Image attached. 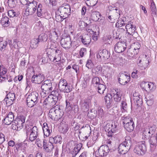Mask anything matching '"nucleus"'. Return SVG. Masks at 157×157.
Instances as JSON below:
<instances>
[{
    "label": "nucleus",
    "mask_w": 157,
    "mask_h": 157,
    "mask_svg": "<svg viewBox=\"0 0 157 157\" xmlns=\"http://www.w3.org/2000/svg\"><path fill=\"white\" fill-rule=\"evenodd\" d=\"M13 101L6 97L4 99V102H5L6 105L7 106H9L13 104Z\"/></svg>",
    "instance_id": "4d7b16f0"
},
{
    "label": "nucleus",
    "mask_w": 157,
    "mask_h": 157,
    "mask_svg": "<svg viewBox=\"0 0 157 157\" xmlns=\"http://www.w3.org/2000/svg\"><path fill=\"white\" fill-rule=\"evenodd\" d=\"M146 149L145 141L142 140L138 143L134 149V151L139 155H142L145 153Z\"/></svg>",
    "instance_id": "0eeeda50"
},
{
    "label": "nucleus",
    "mask_w": 157,
    "mask_h": 157,
    "mask_svg": "<svg viewBox=\"0 0 157 157\" xmlns=\"http://www.w3.org/2000/svg\"><path fill=\"white\" fill-rule=\"evenodd\" d=\"M6 97L14 101L15 99V95L14 93H9L7 94Z\"/></svg>",
    "instance_id": "680f3d73"
},
{
    "label": "nucleus",
    "mask_w": 157,
    "mask_h": 157,
    "mask_svg": "<svg viewBox=\"0 0 157 157\" xmlns=\"http://www.w3.org/2000/svg\"><path fill=\"white\" fill-rule=\"evenodd\" d=\"M109 152V148L107 145H103L101 146L97 151L98 156L101 157L106 155Z\"/></svg>",
    "instance_id": "dca6fc26"
},
{
    "label": "nucleus",
    "mask_w": 157,
    "mask_h": 157,
    "mask_svg": "<svg viewBox=\"0 0 157 157\" xmlns=\"http://www.w3.org/2000/svg\"><path fill=\"white\" fill-rule=\"evenodd\" d=\"M149 142L150 144L151 147H156L157 144V140L154 136H152L149 140Z\"/></svg>",
    "instance_id": "72a5a7b5"
},
{
    "label": "nucleus",
    "mask_w": 157,
    "mask_h": 157,
    "mask_svg": "<svg viewBox=\"0 0 157 157\" xmlns=\"http://www.w3.org/2000/svg\"><path fill=\"white\" fill-rule=\"evenodd\" d=\"M59 31L57 30L54 29L51 33V37L50 38L51 41H56L58 36Z\"/></svg>",
    "instance_id": "c85d7f7f"
},
{
    "label": "nucleus",
    "mask_w": 157,
    "mask_h": 157,
    "mask_svg": "<svg viewBox=\"0 0 157 157\" xmlns=\"http://www.w3.org/2000/svg\"><path fill=\"white\" fill-rule=\"evenodd\" d=\"M7 44V42L6 41L0 42V50L2 51L6 50Z\"/></svg>",
    "instance_id": "37998d69"
},
{
    "label": "nucleus",
    "mask_w": 157,
    "mask_h": 157,
    "mask_svg": "<svg viewBox=\"0 0 157 157\" xmlns=\"http://www.w3.org/2000/svg\"><path fill=\"white\" fill-rule=\"evenodd\" d=\"M124 128L128 132H132L135 128V124L133 121L124 125Z\"/></svg>",
    "instance_id": "5701e85b"
},
{
    "label": "nucleus",
    "mask_w": 157,
    "mask_h": 157,
    "mask_svg": "<svg viewBox=\"0 0 157 157\" xmlns=\"http://www.w3.org/2000/svg\"><path fill=\"white\" fill-rule=\"evenodd\" d=\"M125 28L128 34L129 42L133 38V35L135 32V26L133 25L132 22H129L125 26Z\"/></svg>",
    "instance_id": "9d476101"
},
{
    "label": "nucleus",
    "mask_w": 157,
    "mask_h": 157,
    "mask_svg": "<svg viewBox=\"0 0 157 157\" xmlns=\"http://www.w3.org/2000/svg\"><path fill=\"white\" fill-rule=\"evenodd\" d=\"M48 56L50 61L55 62L54 52L48 54Z\"/></svg>",
    "instance_id": "0e129e2a"
},
{
    "label": "nucleus",
    "mask_w": 157,
    "mask_h": 157,
    "mask_svg": "<svg viewBox=\"0 0 157 157\" xmlns=\"http://www.w3.org/2000/svg\"><path fill=\"white\" fill-rule=\"evenodd\" d=\"M63 115V112L58 105L51 109L48 113L49 117L54 121L59 120Z\"/></svg>",
    "instance_id": "7ed1b4c3"
},
{
    "label": "nucleus",
    "mask_w": 157,
    "mask_h": 157,
    "mask_svg": "<svg viewBox=\"0 0 157 157\" xmlns=\"http://www.w3.org/2000/svg\"><path fill=\"white\" fill-rule=\"evenodd\" d=\"M15 123L17 125V127H19V129H21L23 126L24 123L21 121H20L17 119V120L15 121Z\"/></svg>",
    "instance_id": "bf43d9fd"
},
{
    "label": "nucleus",
    "mask_w": 157,
    "mask_h": 157,
    "mask_svg": "<svg viewBox=\"0 0 157 157\" xmlns=\"http://www.w3.org/2000/svg\"><path fill=\"white\" fill-rule=\"evenodd\" d=\"M54 147L52 143L50 142L48 144L47 147H46L45 150L47 152L52 151L54 148Z\"/></svg>",
    "instance_id": "5fc2aeb1"
},
{
    "label": "nucleus",
    "mask_w": 157,
    "mask_h": 157,
    "mask_svg": "<svg viewBox=\"0 0 157 157\" xmlns=\"http://www.w3.org/2000/svg\"><path fill=\"white\" fill-rule=\"evenodd\" d=\"M149 82H142L141 84V86L144 90L146 91H148Z\"/></svg>",
    "instance_id": "864d4df0"
},
{
    "label": "nucleus",
    "mask_w": 157,
    "mask_h": 157,
    "mask_svg": "<svg viewBox=\"0 0 157 157\" xmlns=\"http://www.w3.org/2000/svg\"><path fill=\"white\" fill-rule=\"evenodd\" d=\"M97 87L98 92L100 94H103L106 89V86L102 84L99 85Z\"/></svg>",
    "instance_id": "ea45409f"
},
{
    "label": "nucleus",
    "mask_w": 157,
    "mask_h": 157,
    "mask_svg": "<svg viewBox=\"0 0 157 157\" xmlns=\"http://www.w3.org/2000/svg\"><path fill=\"white\" fill-rule=\"evenodd\" d=\"M92 84L93 86L96 87L101 84L99 78L96 77H94L92 79Z\"/></svg>",
    "instance_id": "4c0bfd02"
},
{
    "label": "nucleus",
    "mask_w": 157,
    "mask_h": 157,
    "mask_svg": "<svg viewBox=\"0 0 157 157\" xmlns=\"http://www.w3.org/2000/svg\"><path fill=\"white\" fill-rule=\"evenodd\" d=\"M137 54H136V51L133 48H131L128 49L127 51V55L129 56L135 58Z\"/></svg>",
    "instance_id": "e433bc0d"
},
{
    "label": "nucleus",
    "mask_w": 157,
    "mask_h": 157,
    "mask_svg": "<svg viewBox=\"0 0 157 157\" xmlns=\"http://www.w3.org/2000/svg\"><path fill=\"white\" fill-rule=\"evenodd\" d=\"M118 124L117 122L114 121L111 124H107L106 125V128H108L110 131L115 132L117 130V126Z\"/></svg>",
    "instance_id": "cd10ccee"
},
{
    "label": "nucleus",
    "mask_w": 157,
    "mask_h": 157,
    "mask_svg": "<svg viewBox=\"0 0 157 157\" xmlns=\"http://www.w3.org/2000/svg\"><path fill=\"white\" fill-rule=\"evenodd\" d=\"M82 130L85 135L87 134H91V128L88 124L86 125L85 126H82L80 128L79 130Z\"/></svg>",
    "instance_id": "c756f323"
},
{
    "label": "nucleus",
    "mask_w": 157,
    "mask_h": 157,
    "mask_svg": "<svg viewBox=\"0 0 157 157\" xmlns=\"http://www.w3.org/2000/svg\"><path fill=\"white\" fill-rule=\"evenodd\" d=\"M156 127L155 126H153L150 127L149 128V129H148V133L149 134V136H152L155 133L156 131Z\"/></svg>",
    "instance_id": "09e8293b"
},
{
    "label": "nucleus",
    "mask_w": 157,
    "mask_h": 157,
    "mask_svg": "<svg viewBox=\"0 0 157 157\" xmlns=\"http://www.w3.org/2000/svg\"><path fill=\"white\" fill-rule=\"evenodd\" d=\"M126 45L124 42H119L115 46L114 50L118 53H120L124 52L126 48Z\"/></svg>",
    "instance_id": "2eb2a0df"
},
{
    "label": "nucleus",
    "mask_w": 157,
    "mask_h": 157,
    "mask_svg": "<svg viewBox=\"0 0 157 157\" xmlns=\"http://www.w3.org/2000/svg\"><path fill=\"white\" fill-rule=\"evenodd\" d=\"M56 41H50L48 42L47 47L48 49H53L56 48Z\"/></svg>",
    "instance_id": "58836bf2"
},
{
    "label": "nucleus",
    "mask_w": 157,
    "mask_h": 157,
    "mask_svg": "<svg viewBox=\"0 0 157 157\" xmlns=\"http://www.w3.org/2000/svg\"><path fill=\"white\" fill-rule=\"evenodd\" d=\"M105 71L106 72V76L108 77H110L113 73V69L108 67L106 68Z\"/></svg>",
    "instance_id": "8fccbe9b"
},
{
    "label": "nucleus",
    "mask_w": 157,
    "mask_h": 157,
    "mask_svg": "<svg viewBox=\"0 0 157 157\" xmlns=\"http://www.w3.org/2000/svg\"><path fill=\"white\" fill-rule=\"evenodd\" d=\"M9 44L11 49H12L13 48H16V47L18 46V44H19L20 42L18 41L17 39H14L13 40V43H12V40H9Z\"/></svg>",
    "instance_id": "473e14b6"
},
{
    "label": "nucleus",
    "mask_w": 157,
    "mask_h": 157,
    "mask_svg": "<svg viewBox=\"0 0 157 157\" xmlns=\"http://www.w3.org/2000/svg\"><path fill=\"white\" fill-rule=\"evenodd\" d=\"M133 47H131L133 48L136 54H138L139 52V50L140 47V44L138 42L134 43L132 45Z\"/></svg>",
    "instance_id": "49530a36"
},
{
    "label": "nucleus",
    "mask_w": 157,
    "mask_h": 157,
    "mask_svg": "<svg viewBox=\"0 0 157 157\" xmlns=\"http://www.w3.org/2000/svg\"><path fill=\"white\" fill-rule=\"evenodd\" d=\"M71 8L68 5L59 7L58 9V11L61 15L66 18L71 13Z\"/></svg>",
    "instance_id": "f8f14e48"
},
{
    "label": "nucleus",
    "mask_w": 157,
    "mask_h": 157,
    "mask_svg": "<svg viewBox=\"0 0 157 157\" xmlns=\"http://www.w3.org/2000/svg\"><path fill=\"white\" fill-rule=\"evenodd\" d=\"M42 8V5L41 4H38L36 2L33 1L32 2H30L28 4L26 11L29 14H32L37 10V15L38 17H40L42 15L43 13Z\"/></svg>",
    "instance_id": "f03ea898"
},
{
    "label": "nucleus",
    "mask_w": 157,
    "mask_h": 157,
    "mask_svg": "<svg viewBox=\"0 0 157 157\" xmlns=\"http://www.w3.org/2000/svg\"><path fill=\"white\" fill-rule=\"evenodd\" d=\"M82 146V145L81 144H79L75 146L71 153L72 155V157L75 156L80 150Z\"/></svg>",
    "instance_id": "7c9ffc66"
},
{
    "label": "nucleus",
    "mask_w": 157,
    "mask_h": 157,
    "mask_svg": "<svg viewBox=\"0 0 157 157\" xmlns=\"http://www.w3.org/2000/svg\"><path fill=\"white\" fill-rule=\"evenodd\" d=\"M60 44L61 46L65 49L70 48L72 45L70 37L63 36L61 40Z\"/></svg>",
    "instance_id": "9b49d317"
},
{
    "label": "nucleus",
    "mask_w": 157,
    "mask_h": 157,
    "mask_svg": "<svg viewBox=\"0 0 157 157\" xmlns=\"http://www.w3.org/2000/svg\"><path fill=\"white\" fill-rule=\"evenodd\" d=\"M38 39L40 42L45 41L48 39L47 35L44 33H42L39 36Z\"/></svg>",
    "instance_id": "a18cd8bd"
},
{
    "label": "nucleus",
    "mask_w": 157,
    "mask_h": 157,
    "mask_svg": "<svg viewBox=\"0 0 157 157\" xmlns=\"http://www.w3.org/2000/svg\"><path fill=\"white\" fill-rule=\"evenodd\" d=\"M14 120V116L12 112H10L3 120V123L5 124L10 125Z\"/></svg>",
    "instance_id": "a211bd4d"
},
{
    "label": "nucleus",
    "mask_w": 157,
    "mask_h": 157,
    "mask_svg": "<svg viewBox=\"0 0 157 157\" xmlns=\"http://www.w3.org/2000/svg\"><path fill=\"white\" fill-rule=\"evenodd\" d=\"M127 109V104L126 102L124 101H122L121 103V110L122 113L125 112Z\"/></svg>",
    "instance_id": "3c124183"
},
{
    "label": "nucleus",
    "mask_w": 157,
    "mask_h": 157,
    "mask_svg": "<svg viewBox=\"0 0 157 157\" xmlns=\"http://www.w3.org/2000/svg\"><path fill=\"white\" fill-rule=\"evenodd\" d=\"M68 130V125L67 124H64L59 126V130L63 133H66Z\"/></svg>",
    "instance_id": "a19ab883"
},
{
    "label": "nucleus",
    "mask_w": 157,
    "mask_h": 157,
    "mask_svg": "<svg viewBox=\"0 0 157 157\" xmlns=\"http://www.w3.org/2000/svg\"><path fill=\"white\" fill-rule=\"evenodd\" d=\"M62 138L59 136H55L54 138H51L50 140L55 144L59 143L61 140Z\"/></svg>",
    "instance_id": "c03bdc74"
},
{
    "label": "nucleus",
    "mask_w": 157,
    "mask_h": 157,
    "mask_svg": "<svg viewBox=\"0 0 157 157\" xmlns=\"http://www.w3.org/2000/svg\"><path fill=\"white\" fill-rule=\"evenodd\" d=\"M104 100L105 101V103L107 107L108 108L110 107V99L109 97H108L107 95L105 96L104 97Z\"/></svg>",
    "instance_id": "052dcab7"
},
{
    "label": "nucleus",
    "mask_w": 157,
    "mask_h": 157,
    "mask_svg": "<svg viewBox=\"0 0 157 157\" xmlns=\"http://www.w3.org/2000/svg\"><path fill=\"white\" fill-rule=\"evenodd\" d=\"M110 53L108 50L104 49L99 51L97 55V57L100 61H104L108 59L110 57Z\"/></svg>",
    "instance_id": "ddd939ff"
},
{
    "label": "nucleus",
    "mask_w": 157,
    "mask_h": 157,
    "mask_svg": "<svg viewBox=\"0 0 157 157\" xmlns=\"http://www.w3.org/2000/svg\"><path fill=\"white\" fill-rule=\"evenodd\" d=\"M2 17L1 19V24L4 27H8L10 24V22L9 21V18L7 17L4 16L2 14Z\"/></svg>",
    "instance_id": "b1692460"
},
{
    "label": "nucleus",
    "mask_w": 157,
    "mask_h": 157,
    "mask_svg": "<svg viewBox=\"0 0 157 157\" xmlns=\"http://www.w3.org/2000/svg\"><path fill=\"white\" fill-rule=\"evenodd\" d=\"M7 70L4 66L2 65H0V76L4 80L7 79V75L6 73L7 72Z\"/></svg>",
    "instance_id": "412c9836"
},
{
    "label": "nucleus",
    "mask_w": 157,
    "mask_h": 157,
    "mask_svg": "<svg viewBox=\"0 0 157 157\" xmlns=\"http://www.w3.org/2000/svg\"><path fill=\"white\" fill-rule=\"evenodd\" d=\"M149 61L146 55H141L137 60V63L141 69H145L149 65Z\"/></svg>",
    "instance_id": "6e6552de"
},
{
    "label": "nucleus",
    "mask_w": 157,
    "mask_h": 157,
    "mask_svg": "<svg viewBox=\"0 0 157 157\" xmlns=\"http://www.w3.org/2000/svg\"><path fill=\"white\" fill-rule=\"evenodd\" d=\"M148 91H153L155 89L156 86L153 82H149Z\"/></svg>",
    "instance_id": "6e6d98bb"
},
{
    "label": "nucleus",
    "mask_w": 157,
    "mask_h": 157,
    "mask_svg": "<svg viewBox=\"0 0 157 157\" xmlns=\"http://www.w3.org/2000/svg\"><path fill=\"white\" fill-rule=\"evenodd\" d=\"M132 145V141L129 136H126L125 140L119 146L118 151L121 154H124L129 150Z\"/></svg>",
    "instance_id": "20e7f679"
},
{
    "label": "nucleus",
    "mask_w": 157,
    "mask_h": 157,
    "mask_svg": "<svg viewBox=\"0 0 157 157\" xmlns=\"http://www.w3.org/2000/svg\"><path fill=\"white\" fill-rule=\"evenodd\" d=\"M79 39L84 45H88L91 41L90 36L88 34H85L79 37Z\"/></svg>",
    "instance_id": "6ab92c4d"
},
{
    "label": "nucleus",
    "mask_w": 157,
    "mask_h": 157,
    "mask_svg": "<svg viewBox=\"0 0 157 157\" xmlns=\"http://www.w3.org/2000/svg\"><path fill=\"white\" fill-rule=\"evenodd\" d=\"M42 129L44 135L46 137L48 136L52 132V130L49 128L46 123H44Z\"/></svg>",
    "instance_id": "bb28decb"
},
{
    "label": "nucleus",
    "mask_w": 157,
    "mask_h": 157,
    "mask_svg": "<svg viewBox=\"0 0 157 157\" xmlns=\"http://www.w3.org/2000/svg\"><path fill=\"white\" fill-rule=\"evenodd\" d=\"M64 17L62 15L60 14H56V17H55V20L56 21L61 22H62L64 19H65Z\"/></svg>",
    "instance_id": "603ef678"
},
{
    "label": "nucleus",
    "mask_w": 157,
    "mask_h": 157,
    "mask_svg": "<svg viewBox=\"0 0 157 157\" xmlns=\"http://www.w3.org/2000/svg\"><path fill=\"white\" fill-rule=\"evenodd\" d=\"M121 94L120 92L115 90V92L113 93V97L115 101L117 102L119 101L121 99Z\"/></svg>",
    "instance_id": "c9c22d12"
},
{
    "label": "nucleus",
    "mask_w": 157,
    "mask_h": 157,
    "mask_svg": "<svg viewBox=\"0 0 157 157\" xmlns=\"http://www.w3.org/2000/svg\"><path fill=\"white\" fill-rule=\"evenodd\" d=\"M44 76L43 74H38L36 75H34L31 78V81L33 83L40 84L44 80Z\"/></svg>",
    "instance_id": "4468645a"
},
{
    "label": "nucleus",
    "mask_w": 157,
    "mask_h": 157,
    "mask_svg": "<svg viewBox=\"0 0 157 157\" xmlns=\"http://www.w3.org/2000/svg\"><path fill=\"white\" fill-rule=\"evenodd\" d=\"M8 15L10 17H14L17 16V13L13 10H9L8 12Z\"/></svg>",
    "instance_id": "13d9d810"
},
{
    "label": "nucleus",
    "mask_w": 157,
    "mask_h": 157,
    "mask_svg": "<svg viewBox=\"0 0 157 157\" xmlns=\"http://www.w3.org/2000/svg\"><path fill=\"white\" fill-rule=\"evenodd\" d=\"M92 98V96H90L83 101L82 104V106L86 109V110H87L89 109V105L91 104V101Z\"/></svg>",
    "instance_id": "aec40b11"
},
{
    "label": "nucleus",
    "mask_w": 157,
    "mask_h": 157,
    "mask_svg": "<svg viewBox=\"0 0 157 157\" xmlns=\"http://www.w3.org/2000/svg\"><path fill=\"white\" fill-rule=\"evenodd\" d=\"M86 53V48H81L79 54L81 57H83L84 55Z\"/></svg>",
    "instance_id": "774afa93"
},
{
    "label": "nucleus",
    "mask_w": 157,
    "mask_h": 157,
    "mask_svg": "<svg viewBox=\"0 0 157 157\" xmlns=\"http://www.w3.org/2000/svg\"><path fill=\"white\" fill-rule=\"evenodd\" d=\"M55 63L57 62V64L61 63V51L59 50H56L54 52Z\"/></svg>",
    "instance_id": "4be33fe9"
},
{
    "label": "nucleus",
    "mask_w": 157,
    "mask_h": 157,
    "mask_svg": "<svg viewBox=\"0 0 157 157\" xmlns=\"http://www.w3.org/2000/svg\"><path fill=\"white\" fill-rule=\"evenodd\" d=\"M121 121L123 125H124L133 121L132 119L128 114H125L121 117Z\"/></svg>",
    "instance_id": "393cba45"
},
{
    "label": "nucleus",
    "mask_w": 157,
    "mask_h": 157,
    "mask_svg": "<svg viewBox=\"0 0 157 157\" xmlns=\"http://www.w3.org/2000/svg\"><path fill=\"white\" fill-rule=\"evenodd\" d=\"M25 131L27 136L29 137V139L31 141H33L38 136V129L36 126L32 128L31 126H26Z\"/></svg>",
    "instance_id": "39448f33"
},
{
    "label": "nucleus",
    "mask_w": 157,
    "mask_h": 157,
    "mask_svg": "<svg viewBox=\"0 0 157 157\" xmlns=\"http://www.w3.org/2000/svg\"><path fill=\"white\" fill-rule=\"evenodd\" d=\"M80 24H86V30L87 32L88 33H89L90 34H92L93 33H94V31L92 30V29L90 28L91 27H90V26L91 25H89L88 24H87V23H84V22H80Z\"/></svg>",
    "instance_id": "de8ad7c7"
},
{
    "label": "nucleus",
    "mask_w": 157,
    "mask_h": 157,
    "mask_svg": "<svg viewBox=\"0 0 157 157\" xmlns=\"http://www.w3.org/2000/svg\"><path fill=\"white\" fill-rule=\"evenodd\" d=\"M41 89L45 92L48 93L51 92L52 97H48L44 101V105H48L50 106H53L55 105L58 101L61 99V95L56 91H52L53 87L52 84L50 80L45 81L42 85Z\"/></svg>",
    "instance_id": "f257e3e1"
},
{
    "label": "nucleus",
    "mask_w": 157,
    "mask_h": 157,
    "mask_svg": "<svg viewBox=\"0 0 157 157\" xmlns=\"http://www.w3.org/2000/svg\"><path fill=\"white\" fill-rule=\"evenodd\" d=\"M113 37V36L111 35H107L102 37V41L104 44H106L112 40Z\"/></svg>",
    "instance_id": "2f4dec72"
},
{
    "label": "nucleus",
    "mask_w": 157,
    "mask_h": 157,
    "mask_svg": "<svg viewBox=\"0 0 157 157\" xmlns=\"http://www.w3.org/2000/svg\"><path fill=\"white\" fill-rule=\"evenodd\" d=\"M39 40L38 38H34L32 39L30 43V46L32 48H35L38 46Z\"/></svg>",
    "instance_id": "f704fd0d"
},
{
    "label": "nucleus",
    "mask_w": 157,
    "mask_h": 157,
    "mask_svg": "<svg viewBox=\"0 0 157 157\" xmlns=\"http://www.w3.org/2000/svg\"><path fill=\"white\" fill-rule=\"evenodd\" d=\"M125 25L124 21L119 20L116 24V26L117 27H121Z\"/></svg>",
    "instance_id": "e2e57ef3"
},
{
    "label": "nucleus",
    "mask_w": 157,
    "mask_h": 157,
    "mask_svg": "<svg viewBox=\"0 0 157 157\" xmlns=\"http://www.w3.org/2000/svg\"><path fill=\"white\" fill-rule=\"evenodd\" d=\"M140 96L138 98H133V100L135 104L138 106H140L143 103L142 99Z\"/></svg>",
    "instance_id": "79ce46f5"
},
{
    "label": "nucleus",
    "mask_w": 157,
    "mask_h": 157,
    "mask_svg": "<svg viewBox=\"0 0 157 157\" xmlns=\"http://www.w3.org/2000/svg\"><path fill=\"white\" fill-rule=\"evenodd\" d=\"M101 15L99 12L95 11H91V17L93 20L97 21L101 18Z\"/></svg>",
    "instance_id": "a878e982"
},
{
    "label": "nucleus",
    "mask_w": 157,
    "mask_h": 157,
    "mask_svg": "<svg viewBox=\"0 0 157 157\" xmlns=\"http://www.w3.org/2000/svg\"><path fill=\"white\" fill-rule=\"evenodd\" d=\"M118 81L120 84L122 85H124L129 81L130 77L127 75L123 73L119 74Z\"/></svg>",
    "instance_id": "f3484780"
},
{
    "label": "nucleus",
    "mask_w": 157,
    "mask_h": 157,
    "mask_svg": "<svg viewBox=\"0 0 157 157\" xmlns=\"http://www.w3.org/2000/svg\"><path fill=\"white\" fill-rule=\"evenodd\" d=\"M86 66L88 68H90L93 67V63H92V61L91 60H88L87 61Z\"/></svg>",
    "instance_id": "69168bd1"
},
{
    "label": "nucleus",
    "mask_w": 157,
    "mask_h": 157,
    "mask_svg": "<svg viewBox=\"0 0 157 157\" xmlns=\"http://www.w3.org/2000/svg\"><path fill=\"white\" fill-rule=\"evenodd\" d=\"M98 115L99 117H101L103 116L104 112L103 109L99 107L98 109Z\"/></svg>",
    "instance_id": "338daca9"
},
{
    "label": "nucleus",
    "mask_w": 157,
    "mask_h": 157,
    "mask_svg": "<svg viewBox=\"0 0 157 157\" xmlns=\"http://www.w3.org/2000/svg\"><path fill=\"white\" fill-rule=\"evenodd\" d=\"M59 88L61 91L64 93H69L72 90V87L68 85L65 79H61L59 83Z\"/></svg>",
    "instance_id": "1a4fd4ad"
},
{
    "label": "nucleus",
    "mask_w": 157,
    "mask_h": 157,
    "mask_svg": "<svg viewBox=\"0 0 157 157\" xmlns=\"http://www.w3.org/2000/svg\"><path fill=\"white\" fill-rule=\"evenodd\" d=\"M38 96V94L35 92H32L28 95L26 101L29 107H32L37 103Z\"/></svg>",
    "instance_id": "423d86ee"
}]
</instances>
